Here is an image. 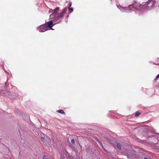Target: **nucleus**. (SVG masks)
<instances>
[{
    "instance_id": "18",
    "label": "nucleus",
    "mask_w": 159,
    "mask_h": 159,
    "mask_svg": "<svg viewBox=\"0 0 159 159\" xmlns=\"http://www.w3.org/2000/svg\"><path fill=\"white\" fill-rule=\"evenodd\" d=\"M156 78H159V74L157 76Z\"/></svg>"
},
{
    "instance_id": "20",
    "label": "nucleus",
    "mask_w": 159,
    "mask_h": 159,
    "mask_svg": "<svg viewBox=\"0 0 159 159\" xmlns=\"http://www.w3.org/2000/svg\"><path fill=\"white\" fill-rule=\"evenodd\" d=\"M101 145H102V146L103 147V146L101 143Z\"/></svg>"
},
{
    "instance_id": "15",
    "label": "nucleus",
    "mask_w": 159,
    "mask_h": 159,
    "mask_svg": "<svg viewBox=\"0 0 159 159\" xmlns=\"http://www.w3.org/2000/svg\"><path fill=\"white\" fill-rule=\"evenodd\" d=\"M71 143L73 144H75V141L74 139H72L71 141Z\"/></svg>"
},
{
    "instance_id": "1",
    "label": "nucleus",
    "mask_w": 159,
    "mask_h": 159,
    "mask_svg": "<svg viewBox=\"0 0 159 159\" xmlns=\"http://www.w3.org/2000/svg\"><path fill=\"white\" fill-rule=\"evenodd\" d=\"M146 4V3H145L143 5H139V4L137 5L136 2H135V3H134L133 4L129 5V7L130 8H131L132 7L133 8H135L136 10L141 11L146 8V6L145 5Z\"/></svg>"
},
{
    "instance_id": "4",
    "label": "nucleus",
    "mask_w": 159,
    "mask_h": 159,
    "mask_svg": "<svg viewBox=\"0 0 159 159\" xmlns=\"http://www.w3.org/2000/svg\"><path fill=\"white\" fill-rule=\"evenodd\" d=\"M155 2H156L154 0H149L147 2H146V7H147L151 9L154 7Z\"/></svg>"
},
{
    "instance_id": "11",
    "label": "nucleus",
    "mask_w": 159,
    "mask_h": 159,
    "mask_svg": "<svg viewBox=\"0 0 159 159\" xmlns=\"http://www.w3.org/2000/svg\"><path fill=\"white\" fill-rule=\"evenodd\" d=\"M51 11H53L52 13H55L54 15H55L57 16L58 15V13H57V11H55L54 10H52Z\"/></svg>"
},
{
    "instance_id": "14",
    "label": "nucleus",
    "mask_w": 159,
    "mask_h": 159,
    "mask_svg": "<svg viewBox=\"0 0 159 159\" xmlns=\"http://www.w3.org/2000/svg\"><path fill=\"white\" fill-rule=\"evenodd\" d=\"M43 159H50L49 158L47 157L46 156H44L43 157Z\"/></svg>"
},
{
    "instance_id": "3",
    "label": "nucleus",
    "mask_w": 159,
    "mask_h": 159,
    "mask_svg": "<svg viewBox=\"0 0 159 159\" xmlns=\"http://www.w3.org/2000/svg\"><path fill=\"white\" fill-rule=\"evenodd\" d=\"M38 29L39 30V31L40 32H43L47 30H49L47 26L46 23L38 27Z\"/></svg>"
},
{
    "instance_id": "6",
    "label": "nucleus",
    "mask_w": 159,
    "mask_h": 159,
    "mask_svg": "<svg viewBox=\"0 0 159 159\" xmlns=\"http://www.w3.org/2000/svg\"><path fill=\"white\" fill-rule=\"evenodd\" d=\"M46 25H47V26L48 28H51V30H53V29L52 28V27L53 26L54 24H53L52 20H50L48 22Z\"/></svg>"
},
{
    "instance_id": "21",
    "label": "nucleus",
    "mask_w": 159,
    "mask_h": 159,
    "mask_svg": "<svg viewBox=\"0 0 159 159\" xmlns=\"http://www.w3.org/2000/svg\"><path fill=\"white\" fill-rule=\"evenodd\" d=\"M49 12H51V11H49Z\"/></svg>"
},
{
    "instance_id": "5",
    "label": "nucleus",
    "mask_w": 159,
    "mask_h": 159,
    "mask_svg": "<svg viewBox=\"0 0 159 159\" xmlns=\"http://www.w3.org/2000/svg\"><path fill=\"white\" fill-rule=\"evenodd\" d=\"M67 8H66L63 9L62 12L59 15L57 16V17L55 19V21H57L61 19L63 16L67 11Z\"/></svg>"
},
{
    "instance_id": "22",
    "label": "nucleus",
    "mask_w": 159,
    "mask_h": 159,
    "mask_svg": "<svg viewBox=\"0 0 159 159\" xmlns=\"http://www.w3.org/2000/svg\"><path fill=\"white\" fill-rule=\"evenodd\" d=\"M48 140H49V141L50 140V139H48Z\"/></svg>"
},
{
    "instance_id": "16",
    "label": "nucleus",
    "mask_w": 159,
    "mask_h": 159,
    "mask_svg": "<svg viewBox=\"0 0 159 159\" xmlns=\"http://www.w3.org/2000/svg\"><path fill=\"white\" fill-rule=\"evenodd\" d=\"M59 7H57L54 10L57 11H59Z\"/></svg>"
},
{
    "instance_id": "2",
    "label": "nucleus",
    "mask_w": 159,
    "mask_h": 159,
    "mask_svg": "<svg viewBox=\"0 0 159 159\" xmlns=\"http://www.w3.org/2000/svg\"><path fill=\"white\" fill-rule=\"evenodd\" d=\"M0 93L3 95L7 96L9 98H14V97L13 95L11 93L8 91L5 90H2L0 92Z\"/></svg>"
},
{
    "instance_id": "13",
    "label": "nucleus",
    "mask_w": 159,
    "mask_h": 159,
    "mask_svg": "<svg viewBox=\"0 0 159 159\" xmlns=\"http://www.w3.org/2000/svg\"><path fill=\"white\" fill-rule=\"evenodd\" d=\"M140 113L139 112H137L135 114V116L136 117H137L139 115Z\"/></svg>"
},
{
    "instance_id": "9",
    "label": "nucleus",
    "mask_w": 159,
    "mask_h": 159,
    "mask_svg": "<svg viewBox=\"0 0 159 159\" xmlns=\"http://www.w3.org/2000/svg\"><path fill=\"white\" fill-rule=\"evenodd\" d=\"M121 145L120 144L118 143H117V147L120 150H121Z\"/></svg>"
},
{
    "instance_id": "10",
    "label": "nucleus",
    "mask_w": 159,
    "mask_h": 159,
    "mask_svg": "<svg viewBox=\"0 0 159 159\" xmlns=\"http://www.w3.org/2000/svg\"><path fill=\"white\" fill-rule=\"evenodd\" d=\"M71 6V4H70V5L69 7L68 8L69 10L70 11V12H71L73 11V9L72 8L70 7Z\"/></svg>"
},
{
    "instance_id": "7",
    "label": "nucleus",
    "mask_w": 159,
    "mask_h": 159,
    "mask_svg": "<svg viewBox=\"0 0 159 159\" xmlns=\"http://www.w3.org/2000/svg\"><path fill=\"white\" fill-rule=\"evenodd\" d=\"M55 13H52L51 14L50 16V18L51 19H52L54 18H55L56 16H56L55 15H54Z\"/></svg>"
},
{
    "instance_id": "19",
    "label": "nucleus",
    "mask_w": 159,
    "mask_h": 159,
    "mask_svg": "<svg viewBox=\"0 0 159 159\" xmlns=\"http://www.w3.org/2000/svg\"><path fill=\"white\" fill-rule=\"evenodd\" d=\"M144 159H148L146 157H144Z\"/></svg>"
},
{
    "instance_id": "17",
    "label": "nucleus",
    "mask_w": 159,
    "mask_h": 159,
    "mask_svg": "<svg viewBox=\"0 0 159 159\" xmlns=\"http://www.w3.org/2000/svg\"><path fill=\"white\" fill-rule=\"evenodd\" d=\"M44 139H44V137H42L41 138V140L43 142L44 141Z\"/></svg>"
},
{
    "instance_id": "12",
    "label": "nucleus",
    "mask_w": 159,
    "mask_h": 159,
    "mask_svg": "<svg viewBox=\"0 0 159 159\" xmlns=\"http://www.w3.org/2000/svg\"><path fill=\"white\" fill-rule=\"evenodd\" d=\"M127 157L128 159H131L133 157V156L129 155L128 154H127Z\"/></svg>"
},
{
    "instance_id": "8",
    "label": "nucleus",
    "mask_w": 159,
    "mask_h": 159,
    "mask_svg": "<svg viewBox=\"0 0 159 159\" xmlns=\"http://www.w3.org/2000/svg\"><path fill=\"white\" fill-rule=\"evenodd\" d=\"M57 112L58 113L61 114H65V113L64 112V111L62 110H57Z\"/></svg>"
}]
</instances>
